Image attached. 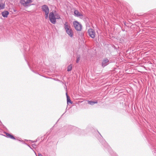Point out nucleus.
<instances>
[{"instance_id":"nucleus-4","label":"nucleus","mask_w":156,"mask_h":156,"mask_svg":"<svg viewBox=\"0 0 156 156\" xmlns=\"http://www.w3.org/2000/svg\"><path fill=\"white\" fill-rule=\"evenodd\" d=\"M73 24L75 29L77 31H80L82 30V26L78 22L74 21Z\"/></svg>"},{"instance_id":"nucleus-21","label":"nucleus","mask_w":156,"mask_h":156,"mask_svg":"<svg viewBox=\"0 0 156 156\" xmlns=\"http://www.w3.org/2000/svg\"><path fill=\"white\" fill-rule=\"evenodd\" d=\"M55 16H56L55 18H56V19H61V17H60V15L58 14H55Z\"/></svg>"},{"instance_id":"nucleus-30","label":"nucleus","mask_w":156,"mask_h":156,"mask_svg":"<svg viewBox=\"0 0 156 156\" xmlns=\"http://www.w3.org/2000/svg\"><path fill=\"white\" fill-rule=\"evenodd\" d=\"M26 46H24V48L25 49H26Z\"/></svg>"},{"instance_id":"nucleus-15","label":"nucleus","mask_w":156,"mask_h":156,"mask_svg":"<svg viewBox=\"0 0 156 156\" xmlns=\"http://www.w3.org/2000/svg\"><path fill=\"white\" fill-rule=\"evenodd\" d=\"M66 96L67 98V104H72L73 102L71 101V100L69 97L67 93L66 92Z\"/></svg>"},{"instance_id":"nucleus-22","label":"nucleus","mask_w":156,"mask_h":156,"mask_svg":"<svg viewBox=\"0 0 156 156\" xmlns=\"http://www.w3.org/2000/svg\"><path fill=\"white\" fill-rule=\"evenodd\" d=\"M32 2V0H27L26 2V4L27 5H28L27 4H28Z\"/></svg>"},{"instance_id":"nucleus-37","label":"nucleus","mask_w":156,"mask_h":156,"mask_svg":"<svg viewBox=\"0 0 156 156\" xmlns=\"http://www.w3.org/2000/svg\"><path fill=\"white\" fill-rule=\"evenodd\" d=\"M19 140V141H20V140Z\"/></svg>"},{"instance_id":"nucleus-8","label":"nucleus","mask_w":156,"mask_h":156,"mask_svg":"<svg viewBox=\"0 0 156 156\" xmlns=\"http://www.w3.org/2000/svg\"><path fill=\"white\" fill-rule=\"evenodd\" d=\"M109 63V59L107 58H105L102 60L101 65L102 67L104 68L108 65Z\"/></svg>"},{"instance_id":"nucleus-26","label":"nucleus","mask_w":156,"mask_h":156,"mask_svg":"<svg viewBox=\"0 0 156 156\" xmlns=\"http://www.w3.org/2000/svg\"><path fill=\"white\" fill-rule=\"evenodd\" d=\"M38 156H43L41 154H38Z\"/></svg>"},{"instance_id":"nucleus-20","label":"nucleus","mask_w":156,"mask_h":156,"mask_svg":"<svg viewBox=\"0 0 156 156\" xmlns=\"http://www.w3.org/2000/svg\"><path fill=\"white\" fill-rule=\"evenodd\" d=\"M80 60V55L78 56L77 57V59L76 61V62L78 63Z\"/></svg>"},{"instance_id":"nucleus-2","label":"nucleus","mask_w":156,"mask_h":156,"mask_svg":"<svg viewBox=\"0 0 156 156\" xmlns=\"http://www.w3.org/2000/svg\"><path fill=\"white\" fill-rule=\"evenodd\" d=\"M73 130H75L77 132V133L80 134H81V132L82 130L75 126L71 125L69 126L68 125H66L62 128V131H64V135L69 134V132L70 130L73 131Z\"/></svg>"},{"instance_id":"nucleus-19","label":"nucleus","mask_w":156,"mask_h":156,"mask_svg":"<svg viewBox=\"0 0 156 156\" xmlns=\"http://www.w3.org/2000/svg\"><path fill=\"white\" fill-rule=\"evenodd\" d=\"M5 7V4L2 3L0 5V9H3Z\"/></svg>"},{"instance_id":"nucleus-36","label":"nucleus","mask_w":156,"mask_h":156,"mask_svg":"<svg viewBox=\"0 0 156 156\" xmlns=\"http://www.w3.org/2000/svg\"><path fill=\"white\" fill-rule=\"evenodd\" d=\"M14 11L15 12H16V10H14Z\"/></svg>"},{"instance_id":"nucleus-7","label":"nucleus","mask_w":156,"mask_h":156,"mask_svg":"<svg viewBox=\"0 0 156 156\" xmlns=\"http://www.w3.org/2000/svg\"><path fill=\"white\" fill-rule=\"evenodd\" d=\"M87 33L90 37L92 38H94L95 36V32L94 30L92 28L89 29L87 31Z\"/></svg>"},{"instance_id":"nucleus-29","label":"nucleus","mask_w":156,"mask_h":156,"mask_svg":"<svg viewBox=\"0 0 156 156\" xmlns=\"http://www.w3.org/2000/svg\"><path fill=\"white\" fill-rule=\"evenodd\" d=\"M124 23L125 25H126V23L125 22H124Z\"/></svg>"},{"instance_id":"nucleus-35","label":"nucleus","mask_w":156,"mask_h":156,"mask_svg":"<svg viewBox=\"0 0 156 156\" xmlns=\"http://www.w3.org/2000/svg\"><path fill=\"white\" fill-rule=\"evenodd\" d=\"M115 48L117 49V48H116V47H115Z\"/></svg>"},{"instance_id":"nucleus-34","label":"nucleus","mask_w":156,"mask_h":156,"mask_svg":"<svg viewBox=\"0 0 156 156\" xmlns=\"http://www.w3.org/2000/svg\"><path fill=\"white\" fill-rule=\"evenodd\" d=\"M64 114H65V113H64L63 114H62V116Z\"/></svg>"},{"instance_id":"nucleus-13","label":"nucleus","mask_w":156,"mask_h":156,"mask_svg":"<svg viewBox=\"0 0 156 156\" xmlns=\"http://www.w3.org/2000/svg\"><path fill=\"white\" fill-rule=\"evenodd\" d=\"M9 14V12L7 10L4 11L1 13L2 16L5 18L7 17Z\"/></svg>"},{"instance_id":"nucleus-24","label":"nucleus","mask_w":156,"mask_h":156,"mask_svg":"<svg viewBox=\"0 0 156 156\" xmlns=\"http://www.w3.org/2000/svg\"><path fill=\"white\" fill-rule=\"evenodd\" d=\"M63 84H64L65 85V86L66 87V83L65 82H63L62 81H61V82Z\"/></svg>"},{"instance_id":"nucleus-6","label":"nucleus","mask_w":156,"mask_h":156,"mask_svg":"<svg viewBox=\"0 0 156 156\" xmlns=\"http://www.w3.org/2000/svg\"><path fill=\"white\" fill-rule=\"evenodd\" d=\"M49 18L51 22L53 24H55L56 22V18L53 12H51L49 13Z\"/></svg>"},{"instance_id":"nucleus-17","label":"nucleus","mask_w":156,"mask_h":156,"mask_svg":"<svg viewBox=\"0 0 156 156\" xmlns=\"http://www.w3.org/2000/svg\"><path fill=\"white\" fill-rule=\"evenodd\" d=\"M26 1H25L24 0H21L20 1V3L21 4L25 7H26L28 6V5H27L26 4Z\"/></svg>"},{"instance_id":"nucleus-31","label":"nucleus","mask_w":156,"mask_h":156,"mask_svg":"<svg viewBox=\"0 0 156 156\" xmlns=\"http://www.w3.org/2000/svg\"><path fill=\"white\" fill-rule=\"evenodd\" d=\"M37 141H33L32 142H35Z\"/></svg>"},{"instance_id":"nucleus-14","label":"nucleus","mask_w":156,"mask_h":156,"mask_svg":"<svg viewBox=\"0 0 156 156\" xmlns=\"http://www.w3.org/2000/svg\"><path fill=\"white\" fill-rule=\"evenodd\" d=\"M25 59L26 61V62H27V64H28L29 67L30 68V69H31V67L30 65H32V64H32V67L33 68H35L34 65V63H32L31 62V61H30V60L29 59V60L30 62H29L27 61L26 59L25 58Z\"/></svg>"},{"instance_id":"nucleus-9","label":"nucleus","mask_w":156,"mask_h":156,"mask_svg":"<svg viewBox=\"0 0 156 156\" xmlns=\"http://www.w3.org/2000/svg\"><path fill=\"white\" fill-rule=\"evenodd\" d=\"M148 15L150 19L152 18H156V10H154L151 11L148 13Z\"/></svg>"},{"instance_id":"nucleus-11","label":"nucleus","mask_w":156,"mask_h":156,"mask_svg":"<svg viewBox=\"0 0 156 156\" xmlns=\"http://www.w3.org/2000/svg\"><path fill=\"white\" fill-rule=\"evenodd\" d=\"M74 15L75 16L79 17H80V18L82 19L83 18V15L81 13H80L77 10H75L74 12Z\"/></svg>"},{"instance_id":"nucleus-10","label":"nucleus","mask_w":156,"mask_h":156,"mask_svg":"<svg viewBox=\"0 0 156 156\" xmlns=\"http://www.w3.org/2000/svg\"><path fill=\"white\" fill-rule=\"evenodd\" d=\"M41 9L42 11L45 13L49 12V9L47 5H43L41 6Z\"/></svg>"},{"instance_id":"nucleus-25","label":"nucleus","mask_w":156,"mask_h":156,"mask_svg":"<svg viewBox=\"0 0 156 156\" xmlns=\"http://www.w3.org/2000/svg\"><path fill=\"white\" fill-rule=\"evenodd\" d=\"M54 80H56V81H59V82H61V81L60 80H59L58 79H57V80H55V79H54Z\"/></svg>"},{"instance_id":"nucleus-33","label":"nucleus","mask_w":156,"mask_h":156,"mask_svg":"<svg viewBox=\"0 0 156 156\" xmlns=\"http://www.w3.org/2000/svg\"><path fill=\"white\" fill-rule=\"evenodd\" d=\"M108 1H112V0H107Z\"/></svg>"},{"instance_id":"nucleus-5","label":"nucleus","mask_w":156,"mask_h":156,"mask_svg":"<svg viewBox=\"0 0 156 156\" xmlns=\"http://www.w3.org/2000/svg\"><path fill=\"white\" fill-rule=\"evenodd\" d=\"M150 147L153 154L156 156V144L153 141H151L150 143Z\"/></svg>"},{"instance_id":"nucleus-18","label":"nucleus","mask_w":156,"mask_h":156,"mask_svg":"<svg viewBox=\"0 0 156 156\" xmlns=\"http://www.w3.org/2000/svg\"><path fill=\"white\" fill-rule=\"evenodd\" d=\"M72 69V65L71 64L67 67V71L68 72L71 71Z\"/></svg>"},{"instance_id":"nucleus-3","label":"nucleus","mask_w":156,"mask_h":156,"mask_svg":"<svg viewBox=\"0 0 156 156\" xmlns=\"http://www.w3.org/2000/svg\"><path fill=\"white\" fill-rule=\"evenodd\" d=\"M64 26L66 33L70 37H72L73 36V32L70 26L68 25L67 22H66L64 24Z\"/></svg>"},{"instance_id":"nucleus-16","label":"nucleus","mask_w":156,"mask_h":156,"mask_svg":"<svg viewBox=\"0 0 156 156\" xmlns=\"http://www.w3.org/2000/svg\"><path fill=\"white\" fill-rule=\"evenodd\" d=\"M98 103V101H88V103L91 105H93L95 104H97Z\"/></svg>"},{"instance_id":"nucleus-32","label":"nucleus","mask_w":156,"mask_h":156,"mask_svg":"<svg viewBox=\"0 0 156 156\" xmlns=\"http://www.w3.org/2000/svg\"><path fill=\"white\" fill-rule=\"evenodd\" d=\"M29 147H30L32 149V148L30 147V146H29Z\"/></svg>"},{"instance_id":"nucleus-1","label":"nucleus","mask_w":156,"mask_h":156,"mask_svg":"<svg viewBox=\"0 0 156 156\" xmlns=\"http://www.w3.org/2000/svg\"><path fill=\"white\" fill-rule=\"evenodd\" d=\"M97 132L99 135L98 136H96L102 145L104 147L105 151H108L112 156H118L113 151L111 147L108 145L100 133L98 131Z\"/></svg>"},{"instance_id":"nucleus-12","label":"nucleus","mask_w":156,"mask_h":156,"mask_svg":"<svg viewBox=\"0 0 156 156\" xmlns=\"http://www.w3.org/2000/svg\"><path fill=\"white\" fill-rule=\"evenodd\" d=\"M4 133L5 134H6V136H6L8 138H10L11 139H14V140L16 139V138H15V137L13 135H12L11 134H10L9 133H7L6 132H4ZM4 136H5V135H4Z\"/></svg>"},{"instance_id":"nucleus-23","label":"nucleus","mask_w":156,"mask_h":156,"mask_svg":"<svg viewBox=\"0 0 156 156\" xmlns=\"http://www.w3.org/2000/svg\"><path fill=\"white\" fill-rule=\"evenodd\" d=\"M49 13L48 12L45 13V18L46 19H47L48 18Z\"/></svg>"},{"instance_id":"nucleus-27","label":"nucleus","mask_w":156,"mask_h":156,"mask_svg":"<svg viewBox=\"0 0 156 156\" xmlns=\"http://www.w3.org/2000/svg\"><path fill=\"white\" fill-rule=\"evenodd\" d=\"M32 71L33 72H34V73H36V72L34 71V70H32Z\"/></svg>"},{"instance_id":"nucleus-28","label":"nucleus","mask_w":156,"mask_h":156,"mask_svg":"<svg viewBox=\"0 0 156 156\" xmlns=\"http://www.w3.org/2000/svg\"><path fill=\"white\" fill-rule=\"evenodd\" d=\"M34 146H36V145H35V144H33L32 145V146L34 147Z\"/></svg>"}]
</instances>
